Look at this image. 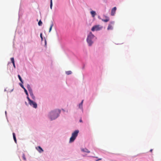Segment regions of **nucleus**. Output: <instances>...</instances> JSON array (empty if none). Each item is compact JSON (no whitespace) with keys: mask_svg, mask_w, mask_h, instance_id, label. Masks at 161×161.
<instances>
[{"mask_svg":"<svg viewBox=\"0 0 161 161\" xmlns=\"http://www.w3.org/2000/svg\"><path fill=\"white\" fill-rule=\"evenodd\" d=\"M60 113V110H56L54 111H52L49 114V116L51 120L54 119L58 117L59 114Z\"/></svg>","mask_w":161,"mask_h":161,"instance_id":"nucleus-1","label":"nucleus"},{"mask_svg":"<svg viewBox=\"0 0 161 161\" xmlns=\"http://www.w3.org/2000/svg\"><path fill=\"white\" fill-rule=\"evenodd\" d=\"M95 37V36L92 34V32H90L88 35L86 41L90 46H91L93 43V39Z\"/></svg>","mask_w":161,"mask_h":161,"instance_id":"nucleus-2","label":"nucleus"},{"mask_svg":"<svg viewBox=\"0 0 161 161\" xmlns=\"http://www.w3.org/2000/svg\"><path fill=\"white\" fill-rule=\"evenodd\" d=\"M79 131L78 130H75L72 133V136L70 138L69 142H73L75 139L78 136V133Z\"/></svg>","mask_w":161,"mask_h":161,"instance_id":"nucleus-3","label":"nucleus"},{"mask_svg":"<svg viewBox=\"0 0 161 161\" xmlns=\"http://www.w3.org/2000/svg\"><path fill=\"white\" fill-rule=\"evenodd\" d=\"M103 28V27L100 25H97L92 27L91 29V30L94 31H98L101 30Z\"/></svg>","mask_w":161,"mask_h":161,"instance_id":"nucleus-4","label":"nucleus"},{"mask_svg":"<svg viewBox=\"0 0 161 161\" xmlns=\"http://www.w3.org/2000/svg\"><path fill=\"white\" fill-rule=\"evenodd\" d=\"M114 24V22L112 21L110 22V23L108 25L107 28L108 30H112L113 28V25Z\"/></svg>","mask_w":161,"mask_h":161,"instance_id":"nucleus-5","label":"nucleus"},{"mask_svg":"<svg viewBox=\"0 0 161 161\" xmlns=\"http://www.w3.org/2000/svg\"><path fill=\"white\" fill-rule=\"evenodd\" d=\"M30 105L32 106L33 108H36L37 107V104L34 102L32 101L31 102L29 103Z\"/></svg>","mask_w":161,"mask_h":161,"instance_id":"nucleus-6","label":"nucleus"},{"mask_svg":"<svg viewBox=\"0 0 161 161\" xmlns=\"http://www.w3.org/2000/svg\"><path fill=\"white\" fill-rule=\"evenodd\" d=\"M116 10V8L115 7H114L112 9L111 11V15L112 16H114V15Z\"/></svg>","mask_w":161,"mask_h":161,"instance_id":"nucleus-7","label":"nucleus"},{"mask_svg":"<svg viewBox=\"0 0 161 161\" xmlns=\"http://www.w3.org/2000/svg\"><path fill=\"white\" fill-rule=\"evenodd\" d=\"M20 86H21V87L23 89V90H24V91L25 92V94L27 96L28 95V93L27 92V91L26 90L25 88L23 86L22 84H21L20 83H19Z\"/></svg>","mask_w":161,"mask_h":161,"instance_id":"nucleus-8","label":"nucleus"},{"mask_svg":"<svg viewBox=\"0 0 161 161\" xmlns=\"http://www.w3.org/2000/svg\"><path fill=\"white\" fill-rule=\"evenodd\" d=\"M36 148L40 153H42L43 151L42 149L40 146L36 147Z\"/></svg>","mask_w":161,"mask_h":161,"instance_id":"nucleus-9","label":"nucleus"},{"mask_svg":"<svg viewBox=\"0 0 161 161\" xmlns=\"http://www.w3.org/2000/svg\"><path fill=\"white\" fill-rule=\"evenodd\" d=\"M105 18H106V19H102V21L104 22H107L109 20V18L108 17L105 16Z\"/></svg>","mask_w":161,"mask_h":161,"instance_id":"nucleus-10","label":"nucleus"},{"mask_svg":"<svg viewBox=\"0 0 161 161\" xmlns=\"http://www.w3.org/2000/svg\"><path fill=\"white\" fill-rule=\"evenodd\" d=\"M27 88L28 89V91H29V93L31 92H32V90L31 89L30 85L28 84L27 85Z\"/></svg>","mask_w":161,"mask_h":161,"instance_id":"nucleus-11","label":"nucleus"},{"mask_svg":"<svg viewBox=\"0 0 161 161\" xmlns=\"http://www.w3.org/2000/svg\"><path fill=\"white\" fill-rule=\"evenodd\" d=\"M11 60L13 64V65L14 68H15V66L14 64V58H11Z\"/></svg>","mask_w":161,"mask_h":161,"instance_id":"nucleus-12","label":"nucleus"},{"mask_svg":"<svg viewBox=\"0 0 161 161\" xmlns=\"http://www.w3.org/2000/svg\"><path fill=\"white\" fill-rule=\"evenodd\" d=\"M91 15H92V16L93 17H94L95 15H96V12L93 11H91Z\"/></svg>","mask_w":161,"mask_h":161,"instance_id":"nucleus-13","label":"nucleus"},{"mask_svg":"<svg viewBox=\"0 0 161 161\" xmlns=\"http://www.w3.org/2000/svg\"><path fill=\"white\" fill-rule=\"evenodd\" d=\"M82 151L84 152H85L86 153H90V151H89L86 148H85V149H81Z\"/></svg>","mask_w":161,"mask_h":161,"instance_id":"nucleus-14","label":"nucleus"},{"mask_svg":"<svg viewBox=\"0 0 161 161\" xmlns=\"http://www.w3.org/2000/svg\"><path fill=\"white\" fill-rule=\"evenodd\" d=\"M30 96H31V98L34 100L35 98V97L34 96L33 92H31L29 93Z\"/></svg>","mask_w":161,"mask_h":161,"instance_id":"nucleus-15","label":"nucleus"},{"mask_svg":"<svg viewBox=\"0 0 161 161\" xmlns=\"http://www.w3.org/2000/svg\"><path fill=\"white\" fill-rule=\"evenodd\" d=\"M13 138H14V141H15V142L16 143L17 141H16V138L15 137V133H13Z\"/></svg>","mask_w":161,"mask_h":161,"instance_id":"nucleus-16","label":"nucleus"},{"mask_svg":"<svg viewBox=\"0 0 161 161\" xmlns=\"http://www.w3.org/2000/svg\"><path fill=\"white\" fill-rule=\"evenodd\" d=\"M53 22H52L51 23V25H50V28H49V32H51V31L52 30V27H53Z\"/></svg>","mask_w":161,"mask_h":161,"instance_id":"nucleus-17","label":"nucleus"},{"mask_svg":"<svg viewBox=\"0 0 161 161\" xmlns=\"http://www.w3.org/2000/svg\"><path fill=\"white\" fill-rule=\"evenodd\" d=\"M18 77L19 79V80L21 81V82L22 83H23V80L22 79L21 77H20V76L19 75H18Z\"/></svg>","mask_w":161,"mask_h":161,"instance_id":"nucleus-18","label":"nucleus"},{"mask_svg":"<svg viewBox=\"0 0 161 161\" xmlns=\"http://www.w3.org/2000/svg\"><path fill=\"white\" fill-rule=\"evenodd\" d=\"M83 102V100H82L81 102V103L79 104V107L80 108H82V104Z\"/></svg>","mask_w":161,"mask_h":161,"instance_id":"nucleus-19","label":"nucleus"},{"mask_svg":"<svg viewBox=\"0 0 161 161\" xmlns=\"http://www.w3.org/2000/svg\"><path fill=\"white\" fill-rule=\"evenodd\" d=\"M66 73L67 75H69L72 73V72L71 71H68L66 72Z\"/></svg>","mask_w":161,"mask_h":161,"instance_id":"nucleus-20","label":"nucleus"},{"mask_svg":"<svg viewBox=\"0 0 161 161\" xmlns=\"http://www.w3.org/2000/svg\"><path fill=\"white\" fill-rule=\"evenodd\" d=\"M22 158H23V159L25 161L26 160V158L25 155L24 153L23 154V155H22Z\"/></svg>","mask_w":161,"mask_h":161,"instance_id":"nucleus-21","label":"nucleus"},{"mask_svg":"<svg viewBox=\"0 0 161 161\" xmlns=\"http://www.w3.org/2000/svg\"><path fill=\"white\" fill-rule=\"evenodd\" d=\"M42 24V21L40 20L38 23V25L39 26H41Z\"/></svg>","mask_w":161,"mask_h":161,"instance_id":"nucleus-22","label":"nucleus"},{"mask_svg":"<svg viewBox=\"0 0 161 161\" xmlns=\"http://www.w3.org/2000/svg\"><path fill=\"white\" fill-rule=\"evenodd\" d=\"M52 5H53L52 0H50V7L51 9H52Z\"/></svg>","mask_w":161,"mask_h":161,"instance_id":"nucleus-23","label":"nucleus"},{"mask_svg":"<svg viewBox=\"0 0 161 161\" xmlns=\"http://www.w3.org/2000/svg\"><path fill=\"white\" fill-rule=\"evenodd\" d=\"M27 98L28 100V101H29V103H30V102H31L32 100H31L30 99V98H29V97H28V95L27 96Z\"/></svg>","mask_w":161,"mask_h":161,"instance_id":"nucleus-24","label":"nucleus"},{"mask_svg":"<svg viewBox=\"0 0 161 161\" xmlns=\"http://www.w3.org/2000/svg\"><path fill=\"white\" fill-rule=\"evenodd\" d=\"M40 37H41V39L42 40V39H43V37H42V33H41L40 34Z\"/></svg>","mask_w":161,"mask_h":161,"instance_id":"nucleus-25","label":"nucleus"},{"mask_svg":"<svg viewBox=\"0 0 161 161\" xmlns=\"http://www.w3.org/2000/svg\"><path fill=\"white\" fill-rule=\"evenodd\" d=\"M152 151H153V149H151L150 150V152H152Z\"/></svg>","mask_w":161,"mask_h":161,"instance_id":"nucleus-26","label":"nucleus"},{"mask_svg":"<svg viewBox=\"0 0 161 161\" xmlns=\"http://www.w3.org/2000/svg\"><path fill=\"white\" fill-rule=\"evenodd\" d=\"M80 122H82V120H81V119H80Z\"/></svg>","mask_w":161,"mask_h":161,"instance_id":"nucleus-27","label":"nucleus"},{"mask_svg":"<svg viewBox=\"0 0 161 161\" xmlns=\"http://www.w3.org/2000/svg\"><path fill=\"white\" fill-rule=\"evenodd\" d=\"M102 159L101 158H100L98 159V160H101Z\"/></svg>","mask_w":161,"mask_h":161,"instance_id":"nucleus-28","label":"nucleus"},{"mask_svg":"<svg viewBox=\"0 0 161 161\" xmlns=\"http://www.w3.org/2000/svg\"><path fill=\"white\" fill-rule=\"evenodd\" d=\"M99 161L98 159H97V160H96V161Z\"/></svg>","mask_w":161,"mask_h":161,"instance_id":"nucleus-29","label":"nucleus"}]
</instances>
